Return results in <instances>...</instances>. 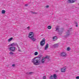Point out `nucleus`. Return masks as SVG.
<instances>
[{
    "instance_id": "16",
    "label": "nucleus",
    "mask_w": 79,
    "mask_h": 79,
    "mask_svg": "<svg viewBox=\"0 0 79 79\" xmlns=\"http://www.w3.org/2000/svg\"><path fill=\"white\" fill-rule=\"evenodd\" d=\"M13 39V37H11L8 40V42H10L11 40H12Z\"/></svg>"
},
{
    "instance_id": "14",
    "label": "nucleus",
    "mask_w": 79,
    "mask_h": 79,
    "mask_svg": "<svg viewBox=\"0 0 79 79\" xmlns=\"http://www.w3.org/2000/svg\"><path fill=\"white\" fill-rule=\"evenodd\" d=\"M53 40H56V36H54L53 37Z\"/></svg>"
},
{
    "instance_id": "19",
    "label": "nucleus",
    "mask_w": 79,
    "mask_h": 79,
    "mask_svg": "<svg viewBox=\"0 0 79 79\" xmlns=\"http://www.w3.org/2000/svg\"><path fill=\"white\" fill-rule=\"evenodd\" d=\"M38 52H35L34 53L35 55H37Z\"/></svg>"
},
{
    "instance_id": "17",
    "label": "nucleus",
    "mask_w": 79,
    "mask_h": 79,
    "mask_svg": "<svg viewBox=\"0 0 79 79\" xmlns=\"http://www.w3.org/2000/svg\"><path fill=\"white\" fill-rule=\"evenodd\" d=\"M52 27L51 26H48V29H52Z\"/></svg>"
},
{
    "instance_id": "3",
    "label": "nucleus",
    "mask_w": 79,
    "mask_h": 79,
    "mask_svg": "<svg viewBox=\"0 0 79 79\" xmlns=\"http://www.w3.org/2000/svg\"><path fill=\"white\" fill-rule=\"evenodd\" d=\"M57 79V75L56 74H54L53 76L51 75L50 77V79Z\"/></svg>"
},
{
    "instance_id": "21",
    "label": "nucleus",
    "mask_w": 79,
    "mask_h": 79,
    "mask_svg": "<svg viewBox=\"0 0 79 79\" xmlns=\"http://www.w3.org/2000/svg\"><path fill=\"white\" fill-rule=\"evenodd\" d=\"M47 77L46 76H44L43 78V79H46V78Z\"/></svg>"
},
{
    "instance_id": "12",
    "label": "nucleus",
    "mask_w": 79,
    "mask_h": 79,
    "mask_svg": "<svg viewBox=\"0 0 79 79\" xmlns=\"http://www.w3.org/2000/svg\"><path fill=\"white\" fill-rule=\"evenodd\" d=\"M48 48V44H47L45 47V50H47Z\"/></svg>"
},
{
    "instance_id": "13",
    "label": "nucleus",
    "mask_w": 79,
    "mask_h": 79,
    "mask_svg": "<svg viewBox=\"0 0 79 79\" xmlns=\"http://www.w3.org/2000/svg\"><path fill=\"white\" fill-rule=\"evenodd\" d=\"M5 12H6L5 10H2L1 13H2V14H5Z\"/></svg>"
},
{
    "instance_id": "5",
    "label": "nucleus",
    "mask_w": 79,
    "mask_h": 79,
    "mask_svg": "<svg viewBox=\"0 0 79 79\" xmlns=\"http://www.w3.org/2000/svg\"><path fill=\"white\" fill-rule=\"evenodd\" d=\"M47 58H48V56L44 57L42 58L41 61L42 63H45V60Z\"/></svg>"
},
{
    "instance_id": "9",
    "label": "nucleus",
    "mask_w": 79,
    "mask_h": 79,
    "mask_svg": "<svg viewBox=\"0 0 79 79\" xmlns=\"http://www.w3.org/2000/svg\"><path fill=\"white\" fill-rule=\"evenodd\" d=\"M66 67L62 68V69H61V72L62 73H64L65 72V71H66Z\"/></svg>"
},
{
    "instance_id": "18",
    "label": "nucleus",
    "mask_w": 79,
    "mask_h": 79,
    "mask_svg": "<svg viewBox=\"0 0 79 79\" xmlns=\"http://www.w3.org/2000/svg\"><path fill=\"white\" fill-rule=\"evenodd\" d=\"M56 31H58V32H59V30H60V28L59 27H56Z\"/></svg>"
},
{
    "instance_id": "22",
    "label": "nucleus",
    "mask_w": 79,
    "mask_h": 79,
    "mask_svg": "<svg viewBox=\"0 0 79 79\" xmlns=\"http://www.w3.org/2000/svg\"><path fill=\"white\" fill-rule=\"evenodd\" d=\"M67 50L68 51H69L70 50V48H67Z\"/></svg>"
},
{
    "instance_id": "2",
    "label": "nucleus",
    "mask_w": 79,
    "mask_h": 79,
    "mask_svg": "<svg viewBox=\"0 0 79 79\" xmlns=\"http://www.w3.org/2000/svg\"><path fill=\"white\" fill-rule=\"evenodd\" d=\"M28 37L33 42H35L36 40V38H34V34L33 32H30L29 33Z\"/></svg>"
},
{
    "instance_id": "29",
    "label": "nucleus",
    "mask_w": 79,
    "mask_h": 79,
    "mask_svg": "<svg viewBox=\"0 0 79 79\" xmlns=\"http://www.w3.org/2000/svg\"><path fill=\"white\" fill-rule=\"evenodd\" d=\"M76 27H78V25H77V24L76 25Z\"/></svg>"
},
{
    "instance_id": "26",
    "label": "nucleus",
    "mask_w": 79,
    "mask_h": 79,
    "mask_svg": "<svg viewBox=\"0 0 79 79\" xmlns=\"http://www.w3.org/2000/svg\"><path fill=\"white\" fill-rule=\"evenodd\" d=\"M27 29H30V27H27Z\"/></svg>"
},
{
    "instance_id": "4",
    "label": "nucleus",
    "mask_w": 79,
    "mask_h": 79,
    "mask_svg": "<svg viewBox=\"0 0 79 79\" xmlns=\"http://www.w3.org/2000/svg\"><path fill=\"white\" fill-rule=\"evenodd\" d=\"M8 49H9V50H11L12 52H15V50H16V48L15 47H10L8 48Z\"/></svg>"
},
{
    "instance_id": "25",
    "label": "nucleus",
    "mask_w": 79,
    "mask_h": 79,
    "mask_svg": "<svg viewBox=\"0 0 79 79\" xmlns=\"http://www.w3.org/2000/svg\"><path fill=\"white\" fill-rule=\"evenodd\" d=\"M12 66L14 67L15 66V64H13L12 65Z\"/></svg>"
},
{
    "instance_id": "30",
    "label": "nucleus",
    "mask_w": 79,
    "mask_h": 79,
    "mask_svg": "<svg viewBox=\"0 0 79 79\" xmlns=\"http://www.w3.org/2000/svg\"><path fill=\"white\" fill-rule=\"evenodd\" d=\"M76 24H77V22H76Z\"/></svg>"
},
{
    "instance_id": "1",
    "label": "nucleus",
    "mask_w": 79,
    "mask_h": 79,
    "mask_svg": "<svg viewBox=\"0 0 79 79\" xmlns=\"http://www.w3.org/2000/svg\"><path fill=\"white\" fill-rule=\"evenodd\" d=\"M32 63H33L35 65H39L40 63H41V61L40 60L37 59V58L35 57L32 59Z\"/></svg>"
},
{
    "instance_id": "15",
    "label": "nucleus",
    "mask_w": 79,
    "mask_h": 79,
    "mask_svg": "<svg viewBox=\"0 0 79 79\" xmlns=\"http://www.w3.org/2000/svg\"><path fill=\"white\" fill-rule=\"evenodd\" d=\"M69 31L68 30L66 33V35H69Z\"/></svg>"
},
{
    "instance_id": "6",
    "label": "nucleus",
    "mask_w": 79,
    "mask_h": 79,
    "mask_svg": "<svg viewBox=\"0 0 79 79\" xmlns=\"http://www.w3.org/2000/svg\"><path fill=\"white\" fill-rule=\"evenodd\" d=\"M45 40H43L41 41L40 42V45H41V46H43V45H45Z\"/></svg>"
},
{
    "instance_id": "24",
    "label": "nucleus",
    "mask_w": 79,
    "mask_h": 79,
    "mask_svg": "<svg viewBox=\"0 0 79 79\" xmlns=\"http://www.w3.org/2000/svg\"><path fill=\"white\" fill-rule=\"evenodd\" d=\"M29 74H33V72H30L29 73Z\"/></svg>"
},
{
    "instance_id": "27",
    "label": "nucleus",
    "mask_w": 79,
    "mask_h": 79,
    "mask_svg": "<svg viewBox=\"0 0 79 79\" xmlns=\"http://www.w3.org/2000/svg\"><path fill=\"white\" fill-rule=\"evenodd\" d=\"M49 7V6H46V8H48Z\"/></svg>"
},
{
    "instance_id": "8",
    "label": "nucleus",
    "mask_w": 79,
    "mask_h": 79,
    "mask_svg": "<svg viewBox=\"0 0 79 79\" xmlns=\"http://www.w3.org/2000/svg\"><path fill=\"white\" fill-rule=\"evenodd\" d=\"M61 56L62 57H66V54L65 52H62L61 54Z\"/></svg>"
},
{
    "instance_id": "10",
    "label": "nucleus",
    "mask_w": 79,
    "mask_h": 79,
    "mask_svg": "<svg viewBox=\"0 0 79 79\" xmlns=\"http://www.w3.org/2000/svg\"><path fill=\"white\" fill-rule=\"evenodd\" d=\"M76 0H68V3H74Z\"/></svg>"
},
{
    "instance_id": "28",
    "label": "nucleus",
    "mask_w": 79,
    "mask_h": 79,
    "mask_svg": "<svg viewBox=\"0 0 79 79\" xmlns=\"http://www.w3.org/2000/svg\"><path fill=\"white\" fill-rule=\"evenodd\" d=\"M32 13H33V14H37V13L35 12H32Z\"/></svg>"
},
{
    "instance_id": "23",
    "label": "nucleus",
    "mask_w": 79,
    "mask_h": 79,
    "mask_svg": "<svg viewBox=\"0 0 79 79\" xmlns=\"http://www.w3.org/2000/svg\"><path fill=\"white\" fill-rule=\"evenodd\" d=\"M76 78L77 79H79V76H77L76 77Z\"/></svg>"
},
{
    "instance_id": "11",
    "label": "nucleus",
    "mask_w": 79,
    "mask_h": 79,
    "mask_svg": "<svg viewBox=\"0 0 79 79\" xmlns=\"http://www.w3.org/2000/svg\"><path fill=\"white\" fill-rule=\"evenodd\" d=\"M53 46L54 47V48H57V47H58V44H54Z\"/></svg>"
},
{
    "instance_id": "7",
    "label": "nucleus",
    "mask_w": 79,
    "mask_h": 79,
    "mask_svg": "<svg viewBox=\"0 0 79 79\" xmlns=\"http://www.w3.org/2000/svg\"><path fill=\"white\" fill-rule=\"evenodd\" d=\"M17 45V44L15 43H13L12 44H11L10 45H9L8 47H13V46H15Z\"/></svg>"
},
{
    "instance_id": "20",
    "label": "nucleus",
    "mask_w": 79,
    "mask_h": 79,
    "mask_svg": "<svg viewBox=\"0 0 79 79\" xmlns=\"http://www.w3.org/2000/svg\"><path fill=\"white\" fill-rule=\"evenodd\" d=\"M9 53L10 55H13L14 54V53L12 52H10Z\"/></svg>"
}]
</instances>
